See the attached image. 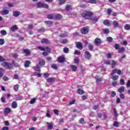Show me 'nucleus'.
<instances>
[{
	"mask_svg": "<svg viewBox=\"0 0 130 130\" xmlns=\"http://www.w3.org/2000/svg\"><path fill=\"white\" fill-rule=\"evenodd\" d=\"M82 16L87 20H90L92 16H93V13L92 12H85L82 13Z\"/></svg>",
	"mask_w": 130,
	"mask_h": 130,
	"instance_id": "obj_1",
	"label": "nucleus"
},
{
	"mask_svg": "<svg viewBox=\"0 0 130 130\" xmlns=\"http://www.w3.org/2000/svg\"><path fill=\"white\" fill-rule=\"evenodd\" d=\"M37 7H38V8H44L45 9H48V8H49L48 5L41 3V2H38L37 3Z\"/></svg>",
	"mask_w": 130,
	"mask_h": 130,
	"instance_id": "obj_2",
	"label": "nucleus"
},
{
	"mask_svg": "<svg viewBox=\"0 0 130 130\" xmlns=\"http://www.w3.org/2000/svg\"><path fill=\"white\" fill-rule=\"evenodd\" d=\"M81 32L82 34H83L84 35H85L89 32V28L87 27H82L81 29Z\"/></svg>",
	"mask_w": 130,
	"mask_h": 130,
	"instance_id": "obj_3",
	"label": "nucleus"
},
{
	"mask_svg": "<svg viewBox=\"0 0 130 130\" xmlns=\"http://www.w3.org/2000/svg\"><path fill=\"white\" fill-rule=\"evenodd\" d=\"M84 57L86 59H90L91 58V54H90L89 51H86L84 52Z\"/></svg>",
	"mask_w": 130,
	"mask_h": 130,
	"instance_id": "obj_4",
	"label": "nucleus"
},
{
	"mask_svg": "<svg viewBox=\"0 0 130 130\" xmlns=\"http://www.w3.org/2000/svg\"><path fill=\"white\" fill-rule=\"evenodd\" d=\"M90 20H91L93 23H96V22H98V20H99V16H93V17H91Z\"/></svg>",
	"mask_w": 130,
	"mask_h": 130,
	"instance_id": "obj_5",
	"label": "nucleus"
},
{
	"mask_svg": "<svg viewBox=\"0 0 130 130\" xmlns=\"http://www.w3.org/2000/svg\"><path fill=\"white\" fill-rule=\"evenodd\" d=\"M94 43L96 46H99L101 44V40L99 38H96L94 40Z\"/></svg>",
	"mask_w": 130,
	"mask_h": 130,
	"instance_id": "obj_6",
	"label": "nucleus"
},
{
	"mask_svg": "<svg viewBox=\"0 0 130 130\" xmlns=\"http://www.w3.org/2000/svg\"><path fill=\"white\" fill-rule=\"evenodd\" d=\"M11 107L13 109H16V108H17V107H18V104L17 103V102H16V101L12 102V103L11 104Z\"/></svg>",
	"mask_w": 130,
	"mask_h": 130,
	"instance_id": "obj_7",
	"label": "nucleus"
},
{
	"mask_svg": "<svg viewBox=\"0 0 130 130\" xmlns=\"http://www.w3.org/2000/svg\"><path fill=\"white\" fill-rule=\"evenodd\" d=\"M62 18L61 15L59 14H54V20H60Z\"/></svg>",
	"mask_w": 130,
	"mask_h": 130,
	"instance_id": "obj_8",
	"label": "nucleus"
},
{
	"mask_svg": "<svg viewBox=\"0 0 130 130\" xmlns=\"http://www.w3.org/2000/svg\"><path fill=\"white\" fill-rule=\"evenodd\" d=\"M113 25L114 28H119V23H118V21L116 20H114L113 22Z\"/></svg>",
	"mask_w": 130,
	"mask_h": 130,
	"instance_id": "obj_9",
	"label": "nucleus"
},
{
	"mask_svg": "<svg viewBox=\"0 0 130 130\" xmlns=\"http://www.w3.org/2000/svg\"><path fill=\"white\" fill-rule=\"evenodd\" d=\"M46 123L48 125V129H52V128H53V123L47 122Z\"/></svg>",
	"mask_w": 130,
	"mask_h": 130,
	"instance_id": "obj_10",
	"label": "nucleus"
},
{
	"mask_svg": "<svg viewBox=\"0 0 130 130\" xmlns=\"http://www.w3.org/2000/svg\"><path fill=\"white\" fill-rule=\"evenodd\" d=\"M9 11L7 9H4L1 12V14L3 16L9 14Z\"/></svg>",
	"mask_w": 130,
	"mask_h": 130,
	"instance_id": "obj_11",
	"label": "nucleus"
},
{
	"mask_svg": "<svg viewBox=\"0 0 130 130\" xmlns=\"http://www.w3.org/2000/svg\"><path fill=\"white\" fill-rule=\"evenodd\" d=\"M76 47L79 48V49H83V44L81 42H77Z\"/></svg>",
	"mask_w": 130,
	"mask_h": 130,
	"instance_id": "obj_12",
	"label": "nucleus"
},
{
	"mask_svg": "<svg viewBox=\"0 0 130 130\" xmlns=\"http://www.w3.org/2000/svg\"><path fill=\"white\" fill-rule=\"evenodd\" d=\"M70 68L72 69V72H76L78 70V67L76 65H71Z\"/></svg>",
	"mask_w": 130,
	"mask_h": 130,
	"instance_id": "obj_13",
	"label": "nucleus"
},
{
	"mask_svg": "<svg viewBox=\"0 0 130 130\" xmlns=\"http://www.w3.org/2000/svg\"><path fill=\"white\" fill-rule=\"evenodd\" d=\"M12 110L10 108H6L4 110V114H9Z\"/></svg>",
	"mask_w": 130,
	"mask_h": 130,
	"instance_id": "obj_14",
	"label": "nucleus"
},
{
	"mask_svg": "<svg viewBox=\"0 0 130 130\" xmlns=\"http://www.w3.org/2000/svg\"><path fill=\"white\" fill-rule=\"evenodd\" d=\"M14 17H19L21 15L20 11H13V14Z\"/></svg>",
	"mask_w": 130,
	"mask_h": 130,
	"instance_id": "obj_15",
	"label": "nucleus"
},
{
	"mask_svg": "<svg viewBox=\"0 0 130 130\" xmlns=\"http://www.w3.org/2000/svg\"><path fill=\"white\" fill-rule=\"evenodd\" d=\"M104 24L106 25V26H108L110 27V26H111V24L110 22H109V20L106 19L104 21Z\"/></svg>",
	"mask_w": 130,
	"mask_h": 130,
	"instance_id": "obj_16",
	"label": "nucleus"
},
{
	"mask_svg": "<svg viewBox=\"0 0 130 130\" xmlns=\"http://www.w3.org/2000/svg\"><path fill=\"white\" fill-rule=\"evenodd\" d=\"M9 62H4L2 63V66L5 68V69H8Z\"/></svg>",
	"mask_w": 130,
	"mask_h": 130,
	"instance_id": "obj_17",
	"label": "nucleus"
},
{
	"mask_svg": "<svg viewBox=\"0 0 130 130\" xmlns=\"http://www.w3.org/2000/svg\"><path fill=\"white\" fill-rule=\"evenodd\" d=\"M9 62H4L2 63V66L5 68V69H8Z\"/></svg>",
	"mask_w": 130,
	"mask_h": 130,
	"instance_id": "obj_18",
	"label": "nucleus"
},
{
	"mask_svg": "<svg viewBox=\"0 0 130 130\" xmlns=\"http://www.w3.org/2000/svg\"><path fill=\"white\" fill-rule=\"evenodd\" d=\"M41 43H45L46 44H48L49 43V41L47 39L44 38L41 41Z\"/></svg>",
	"mask_w": 130,
	"mask_h": 130,
	"instance_id": "obj_19",
	"label": "nucleus"
},
{
	"mask_svg": "<svg viewBox=\"0 0 130 130\" xmlns=\"http://www.w3.org/2000/svg\"><path fill=\"white\" fill-rule=\"evenodd\" d=\"M47 18L50 20H54V14L48 15Z\"/></svg>",
	"mask_w": 130,
	"mask_h": 130,
	"instance_id": "obj_20",
	"label": "nucleus"
},
{
	"mask_svg": "<svg viewBox=\"0 0 130 130\" xmlns=\"http://www.w3.org/2000/svg\"><path fill=\"white\" fill-rule=\"evenodd\" d=\"M77 93L79 95H83V94H85V91H84V90L79 88L77 89Z\"/></svg>",
	"mask_w": 130,
	"mask_h": 130,
	"instance_id": "obj_21",
	"label": "nucleus"
},
{
	"mask_svg": "<svg viewBox=\"0 0 130 130\" xmlns=\"http://www.w3.org/2000/svg\"><path fill=\"white\" fill-rule=\"evenodd\" d=\"M58 62L62 63L64 61V57L60 56L58 58Z\"/></svg>",
	"mask_w": 130,
	"mask_h": 130,
	"instance_id": "obj_22",
	"label": "nucleus"
},
{
	"mask_svg": "<svg viewBox=\"0 0 130 130\" xmlns=\"http://www.w3.org/2000/svg\"><path fill=\"white\" fill-rule=\"evenodd\" d=\"M10 30L13 32H14V31H16V30H18V27L16 25H13L12 27H10Z\"/></svg>",
	"mask_w": 130,
	"mask_h": 130,
	"instance_id": "obj_23",
	"label": "nucleus"
},
{
	"mask_svg": "<svg viewBox=\"0 0 130 130\" xmlns=\"http://www.w3.org/2000/svg\"><path fill=\"white\" fill-rule=\"evenodd\" d=\"M30 63H31V62H30V61L29 60H26L25 61V63H24V67L25 68H29V66H30Z\"/></svg>",
	"mask_w": 130,
	"mask_h": 130,
	"instance_id": "obj_24",
	"label": "nucleus"
},
{
	"mask_svg": "<svg viewBox=\"0 0 130 130\" xmlns=\"http://www.w3.org/2000/svg\"><path fill=\"white\" fill-rule=\"evenodd\" d=\"M111 78L112 80H113V81H117L119 77L118 76V75H112Z\"/></svg>",
	"mask_w": 130,
	"mask_h": 130,
	"instance_id": "obj_25",
	"label": "nucleus"
},
{
	"mask_svg": "<svg viewBox=\"0 0 130 130\" xmlns=\"http://www.w3.org/2000/svg\"><path fill=\"white\" fill-rule=\"evenodd\" d=\"M124 86H121L118 89V92H119V93H122V92H124Z\"/></svg>",
	"mask_w": 130,
	"mask_h": 130,
	"instance_id": "obj_26",
	"label": "nucleus"
},
{
	"mask_svg": "<svg viewBox=\"0 0 130 130\" xmlns=\"http://www.w3.org/2000/svg\"><path fill=\"white\" fill-rule=\"evenodd\" d=\"M23 52L26 53V55H30V50L29 49H24Z\"/></svg>",
	"mask_w": 130,
	"mask_h": 130,
	"instance_id": "obj_27",
	"label": "nucleus"
},
{
	"mask_svg": "<svg viewBox=\"0 0 130 130\" xmlns=\"http://www.w3.org/2000/svg\"><path fill=\"white\" fill-rule=\"evenodd\" d=\"M34 70L36 71V72H40V67H39V65L37 64V67H34Z\"/></svg>",
	"mask_w": 130,
	"mask_h": 130,
	"instance_id": "obj_28",
	"label": "nucleus"
},
{
	"mask_svg": "<svg viewBox=\"0 0 130 130\" xmlns=\"http://www.w3.org/2000/svg\"><path fill=\"white\" fill-rule=\"evenodd\" d=\"M71 10H72V6L67 5L66 7V11H71Z\"/></svg>",
	"mask_w": 130,
	"mask_h": 130,
	"instance_id": "obj_29",
	"label": "nucleus"
},
{
	"mask_svg": "<svg viewBox=\"0 0 130 130\" xmlns=\"http://www.w3.org/2000/svg\"><path fill=\"white\" fill-rule=\"evenodd\" d=\"M38 49H39V50H41V51H45V47H43L42 46H38L37 47Z\"/></svg>",
	"mask_w": 130,
	"mask_h": 130,
	"instance_id": "obj_30",
	"label": "nucleus"
},
{
	"mask_svg": "<svg viewBox=\"0 0 130 130\" xmlns=\"http://www.w3.org/2000/svg\"><path fill=\"white\" fill-rule=\"evenodd\" d=\"M125 49L124 47L119 48L118 49V53H121V52H123Z\"/></svg>",
	"mask_w": 130,
	"mask_h": 130,
	"instance_id": "obj_31",
	"label": "nucleus"
},
{
	"mask_svg": "<svg viewBox=\"0 0 130 130\" xmlns=\"http://www.w3.org/2000/svg\"><path fill=\"white\" fill-rule=\"evenodd\" d=\"M13 88H14V90L15 91V92L18 91L19 90V85L18 84L15 85L14 86Z\"/></svg>",
	"mask_w": 130,
	"mask_h": 130,
	"instance_id": "obj_32",
	"label": "nucleus"
},
{
	"mask_svg": "<svg viewBox=\"0 0 130 130\" xmlns=\"http://www.w3.org/2000/svg\"><path fill=\"white\" fill-rule=\"evenodd\" d=\"M112 40H113V39L112 37H108L106 39V41L108 42H110V43L112 42Z\"/></svg>",
	"mask_w": 130,
	"mask_h": 130,
	"instance_id": "obj_33",
	"label": "nucleus"
},
{
	"mask_svg": "<svg viewBox=\"0 0 130 130\" xmlns=\"http://www.w3.org/2000/svg\"><path fill=\"white\" fill-rule=\"evenodd\" d=\"M36 100H37V99L36 98L32 99L29 102L30 104H34L35 102H36Z\"/></svg>",
	"mask_w": 130,
	"mask_h": 130,
	"instance_id": "obj_34",
	"label": "nucleus"
},
{
	"mask_svg": "<svg viewBox=\"0 0 130 130\" xmlns=\"http://www.w3.org/2000/svg\"><path fill=\"white\" fill-rule=\"evenodd\" d=\"M115 74H117V69H114L112 71L111 73V76L114 75Z\"/></svg>",
	"mask_w": 130,
	"mask_h": 130,
	"instance_id": "obj_35",
	"label": "nucleus"
},
{
	"mask_svg": "<svg viewBox=\"0 0 130 130\" xmlns=\"http://www.w3.org/2000/svg\"><path fill=\"white\" fill-rule=\"evenodd\" d=\"M63 52H64V53H69V51H70V50L68 49V47H65L63 48Z\"/></svg>",
	"mask_w": 130,
	"mask_h": 130,
	"instance_id": "obj_36",
	"label": "nucleus"
},
{
	"mask_svg": "<svg viewBox=\"0 0 130 130\" xmlns=\"http://www.w3.org/2000/svg\"><path fill=\"white\" fill-rule=\"evenodd\" d=\"M67 42H68V40H67V39H63L60 41V43L61 44H67Z\"/></svg>",
	"mask_w": 130,
	"mask_h": 130,
	"instance_id": "obj_37",
	"label": "nucleus"
},
{
	"mask_svg": "<svg viewBox=\"0 0 130 130\" xmlns=\"http://www.w3.org/2000/svg\"><path fill=\"white\" fill-rule=\"evenodd\" d=\"M0 33L3 36H5V35H7V31L5 30H2L0 31Z\"/></svg>",
	"mask_w": 130,
	"mask_h": 130,
	"instance_id": "obj_38",
	"label": "nucleus"
},
{
	"mask_svg": "<svg viewBox=\"0 0 130 130\" xmlns=\"http://www.w3.org/2000/svg\"><path fill=\"white\" fill-rule=\"evenodd\" d=\"M55 81V78H49L47 79V82H54Z\"/></svg>",
	"mask_w": 130,
	"mask_h": 130,
	"instance_id": "obj_39",
	"label": "nucleus"
},
{
	"mask_svg": "<svg viewBox=\"0 0 130 130\" xmlns=\"http://www.w3.org/2000/svg\"><path fill=\"white\" fill-rule=\"evenodd\" d=\"M24 99V98L22 96H19L16 97V100L17 101H20L21 100H23Z\"/></svg>",
	"mask_w": 130,
	"mask_h": 130,
	"instance_id": "obj_40",
	"label": "nucleus"
},
{
	"mask_svg": "<svg viewBox=\"0 0 130 130\" xmlns=\"http://www.w3.org/2000/svg\"><path fill=\"white\" fill-rule=\"evenodd\" d=\"M45 23L46 25H52V24H53V22L51 21H45Z\"/></svg>",
	"mask_w": 130,
	"mask_h": 130,
	"instance_id": "obj_41",
	"label": "nucleus"
},
{
	"mask_svg": "<svg viewBox=\"0 0 130 130\" xmlns=\"http://www.w3.org/2000/svg\"><path fill=\"white\" fill-rule=\"evenodd\" d=\"M27 28H28V30H32V29H33V28H34V26L33 25V24H28Z\"/></svg>",
	"mask_w": 130,
	"mask_h": 130,
	"instance_id": "obj_42",
	"label": "nucleus"
},
{
	"mask_svg": "<svg viewBox=\"0 0 130 130\" xmlns=\"http://www.w3.org/2000/svg\"><path fill=\"white\" fill-rule=\"evenodd\" d=\"M112 68L113 69H114V67H115L116 66V61H114V60H113L112 61Z\"/></svg>",
	"mask_w": 130,
	"mask_h": 130,
	"instance_id": "obj_43",
	"label": "nucleus"
},
{
	"mask_svg": "<svg viewBox=\"0 0 130 130\" xmlns=\"http://www.w3.org/2000/svg\"><path fill=\"white\" fill-rule=\"evenodd\" d=\"M38 31L39 33H42V32H44V31H45V28L42 27V28H40L39 29H38Z\"/></svg>",
	"mask_w": 130,
	"mask_h": 130,
	"instance_id": "obj_44",
	"label": "nucleus"
},
{
	"mask_svg": "<svg viewBox=\"0 0 130 130\" xmlns=\"http://www.w3.org/2000/svg\"><path fill=\"white\" fill-rule=\"evenodd\" d=\"M95 78L96 80V82H101V81H103V80H102L103 78H100L99 76H96Z\"/></svg>",
	"mask_w": 130,
	"mask_h": 130,
	"instance_id": "obj_45",
	"label": "nucleus"
},
{
	"mask_svg": "<svg viewBox=\"0 0 130 130\" xmlns=\"http://www.w3.org/2000/svg\"><path fill=\"white\" fill-rule=\"evenodd\" d=\"M40 66H44L45 64V61L44 60H41L39 62Z\"/></svg>",
	"mask_w": 130,
	"mask_h": 130,
	"instance_id": "obj_46",
	"label": "nucleus"
},
{
	"mask_svg": "<svg viewBox=\"0 0 130 130\" xmlns=\"http://www.w3.org/2000/svg\"><path fill=\"white\" fill-rule=\"evenodd\" d=\"M59 3V5H60V6H61V5H64V4L66 3V0H58Z\"/></svg>",
	"mask_w": 130,
	"mask_h": 130,
	"instance_id": "obj_47",
	"label": "nucleus"
},
{
	"mask_svg": "<svg viewBox=\"0 0 130 130\" xmlns=\"http://www.w3.org/2000/svg\"><path fill=\"white\" fill-rule=\"evenodd\" d=\"M45 50L47 51V52H50V47L48 46L45 47Z\"/></svg>",
	"mask_w": 130,
	"mask_h": 130,
	"instance_id": "obj_48",
	"label": "nucleus"
},
{
	"mask_svg": "<svg viewBox=\"0 0 130 130\" xmlns=\"http://www.w3.org/2000/svg\"><path fill=\"white\" fill-rule=\"evenodd\" d=\"M5 44V40L4 39H0V45H4Z\"/></svg>",
	"mask_w": 130,
	"mask_h": 130,
	"instance_id": "obj_49",
	"label": "nucleus"
},
{
	"mask_svg": "<svg viewBox=\"0 0 130 130\" xmlns=\"http://www.w3.org/2000/svg\"><path fill=\"white\" fill-rule=\"evenodd\" d=\"M103 32L105 34H108L110 31H109V29L107 28V29H103Z\"/></svg>",
	"mask_w": 130,
	"mask_h": 130,
	"instance_id": "obj_50",
	"label": "nucleus"
},
{
	"mask_svg": "<svg viewBox=\"0 0 130 130\" xmlns=\"http://www.w3.org/2000/svg\"><path fill=\"white\" fill-rule=\"evenodd\" d=\"M88 49H89V50H90V51H92V50L94 49V47L92 45H89L88 46Z\"/></svg>",
	"mask_w": 130,
	"mask_h": 130,
	"instance_id": "obj_51",
	"label": "nucleus"
},
{
	"mask_svg": "<svg viewBox=\"0 0 130 130\" xmlns=\"http://www.w3.org/2000/svg\"><path fill=\"white\" fill-rule=\"evenodd\" d=\"M118 124L119 123L117 121H115L113 124V126H115L116 127H118Z\"/></svg>",
	"mask_w": 130,
	"mask_h": 130,
	"instance_id": "obj_52",
	"label": "nucleus"
},
{
	"mask_svg": "<svg viewBox=\"0 0 130 130\" xmlns=\"http://www.w3.org/2000/svg\"><path fill=\"white\" fill-rule=\"evenodd\" d=\"M124 29H125V30H129L130 29V25H129V24H126L124 26Z\"/></svg>",
	"mask_w": 130,
	"mask_h": 130,
	"instance_id": "obj_53",
	"label": "nucleus"
},
{
	"mask_svg": "<svg viewBox=\"0 0 130 130\" xmlns=\"http://www.w3.org/2000/svg\"><path fill=\"white\" fill-rule=\"evenodd\" d=\"M113 111H114V115H115V117H117L118 114L117 113V112L116 111V109L114 108L113 109Z\"/></svg>",
	"mask_w": 130,
	"mask_h": 130,
	"instance_id": "obj_54",
	"label": "nucleus"
},
{
	"mask_svg": "<svg viewBox=\"0 0 130 130\" xmlns=\"http://www.w3.org/2000/svg\"><path fill=\"white\" fill-rule=\"evenodd\" d=\"M46 116H47V117H48L49 118L51 117V115H50V114H49V110L47 111Z\"/></svg>",
	"mask_w": 130,
	"mask_h": 130,
	"instance_id": "obj_55",
	"label": "nucleus"
},
{
	"mask_svg": "<svg viewBox=\"0 0 130 130\" xmlns=\"http://www.w3.org/2000/svg\"><path fill=\"white\" fill-rule=\"evenodd\" d=\"M12 64L15 67V68H18L19 67V64L18 63L15 62L14 61H13Z\"/></svg>",
	"mask_w": 130,
	"mask_h": 130,
	"instance_id": "obj_56",
	"label": "nucleus"
},
{
	"mask_svg": "<svg viewBox=\"0 0 130 130\" xmlns=\"http://www.w3.org/2000/svg\"><path fill=\"white\" fill-rule=\"evenodd\" d=\"M116 96V93L114 91H112L111 92V97H115Z\"/></svg>",
	"mask_w": 130,
	"mask_h": 130,
	"instance_id": "obj_57",
	"label": "nucleus"
},
{
	"mask_svg": "<svg viewBox=\"0 0 130 130\" xmlns=\"http://www.w3.org/2000/svg\"><path fill=\"white\" fill-rule=\"evenodd\" d=\"M3 68H0V78H2L4 76V74H3Z\"/></svg>",
	"mask_w": 130,
	"mask_h": 130,
	"instance_id": "obj_58",
	"label": "nucleus"
},
{
	"mask_svg": "<svg viewBox=\"0 0 130 130\" xmlns=\"http://www.w3.org/2000/svg\"><path fill=\"white\" fill-rule=\"evenodd\" d=\"M51 68H52V69H54V70H57V66H56V64H52Z\"/></svg>",
	"mask_w": 130,
	"mask_h": 130,
	"instance_id": "obj_59",
	"label": "nucleus"
},
{
	"mask_svg": "<svg viewBox=\"0 0 130 130\" xmlns=\"http://www.w3.org/2000/svg\"><path fill=\"white\" fill-rule=\"evenodd\" d=\"M84 122H85V119H84L83 118H82L79 120L80 123L83 124L84 123Z\"/></svg>",
	"mask_w": 130,
	"mask_h": 130,
	"instance_id": "obj_60",
	"label": "nucleus"
},
{
	"mask_svg": "<svg viewBox=\"0 0 130 130\" xmlns=\"http://www.w3.org/2000/svg\"><path fill=\"white\" fill-rule=\"evenodd\" d=\"M117 75H121L122 74V72H121V70L119 69H117Z\"/></svg>",
	"mask_w": 130,
	"mask_h": 130,
	"instance_id": "obj_61",
	"label": "nucleus"
},
{
	"mask_svg": "<svg viewBox=\"0 0 130 130\" xmlns=\"http://www.w3.org/2000/svg\"><path fill=\"white\" fill-rule=\"evenodd\" d=\"M1 101H2V103H6V102H7V101H6V99L5 98V97H2V98H1Z\"/></svg>",
	"mask_w": 130,
	"mask_h": 130,
	"instance_id": "obj_62",
	"label": "nucleus"
},
{
	"mask_svg": "<svg viewBox=\"0 0 130 130\" xmlns=\"http://www.w3.org/2000/svg\"><path fill=\"white\" fill-rule=\"evenodd\" d=\"M59 112L57 110H54V113L56 114V115H59Z\"/></svg>",
	"mask_w": 130,
	"mask_h": 130,
	"instance_id": "obj_63",
	"label": "nucleus"
},
{
	"mask_svg": "<svg viewBox=\"0 0 130 130\" xmlns=\"http://www.w3.org/2000/svg\"><path fill=\"white\" fill-rule=\"evenodd\" d=\"M89 3V4H96V2L95 0H90Z\"/></svg>",
	"mask_w": 130,
	"mask_h": 130,
	"instance_id": "obj_64",
	"label": "nucleus"
}]
</instances>
